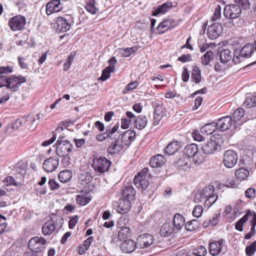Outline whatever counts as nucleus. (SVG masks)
<instances>
[{"mask_svg":"<svg viewBox=\"0 0 256 256\" xmlns=\"http://www.w3.org/2000/svg\"><path fill=\"white\" fill-rule=\"evenodd\" d=\"M221 17V7L220 5L218 6L214 10V13L212 17V20L214 22Z\"/></svg>","mask_w":256,"mask_h":256,"instance_id":"nucleus-52","label":"nucleus"},{"mask_svg":"<svg viewBox=\"0 0 256 256\" xmlns=\"http://www.w3.org/2000/svg\"><path fill=\"white\" fill-rule=\"evenodd\" d=\"M9 76H0V88L4 86L8 87Z\"/></svg>","mask_w":256,"mask_h":256,"instance_id":"nucleus-58","label":"nucleus"},{"mask_svg":"<svg viewBox=\"0 0 256 256\" xmlns=\"http://www.w3.org/2000/svg\"><path fill=\"white\" fill-rule=\"evenodd\" d=\"M111 164V162L105 157L100 156L94 159L92 167L94 171L99 174L107 172Z\"/></svg>","mask_w":256,"mask_h":256,"instance_id":"nucleus-4","label":"nucleus"},{"mask_svg":"<svg viewBox=\"0 0 256 256\" xmlns=\"http://www.w3.org/2000/svg\"><path fill=\"white\" fill-rule=\"evenodd\" d=\"M135 136V132L131 130L125 131L120 135L122 142L126 144V145L129 144L132 142L134 140Z\"/></svg>","mask_w":256,"mask_h":256,"instance_id":"nucleus-22","label":"nucleus"},{"mask_svg":"<svg viewBox=\"0 0 256 256\" xmlns=\"http://www.w3.org/2000/svg\"><path fill=\"white\" fill-rule=\"evenodd\" d=\"M244 104L248 108L255 106H256V92L247 94Z\"/></svg>","mask_w":256,"mask_h":256,"instance_id":"nucleus-31","label":"nucleus"},{"mask_svg":"<svg viewBox=\"0 0 256 256\" xmlns=\"http://www.w3.org/2000/svg\"><path fill=\"white\" fill-rule=\"evenodd\" d=\"M255 194V190L252 188H250L245 192L246 196L248 198H254Z\"/></svg>","mask_w":256,"mask_h":256,"instance_id":"nucleus-59","label":"nucleus"},{"mask_svg":"<svg viewBox=\"0 0 256 256\" xmlns=\"http://www.w3.org/2000/svg\"><path fill=\"white\" fill-rule=\"evenodd\" d=\"M220 147L216 138L212 136L210 139L202 146V150L205 154H211L214 153Z\"/></svg>","mask_w":256,"mask_h":256,"instance_id":"nucleus-11","label":"nucleus"},{"mask_svg":"<svg viewBox=\"0 0 256 256\" xmlns=\"http://www.w3.org/2000/svg\"><path fill=\"white\" fill-rule=\"evenodd\" d=\"M90 199L86 196L78 194L76 198V201L78 204L80 206H85L88 204Z\"/></svg>","mask_w":256,"mask_h":256,"instance_id":"nucleus-45","label":"nucleus"},{"mask_svg":"<svg viewBox=\"0 0 256 256\" xmlns=\"http://www.w3.org/2000/svg\"><path fill=\"white\" fill-rule=\"evenodd\" d=\"M136 243L132 240H127L120 244V250L126 254L132 252L136 248Z\"/></svg>","mask_w":256,"mask_h":256,"instance_id":"nucleus-18","label":"nucleus"},{"mask_svg":"<svg viewBox=\"0 0 256 256\" xmlns=\"http://www.w3.org/2000/svg\"><path fill=\"white\" fill-rule=\"evenodd\" d=\"M138 50L137 47H132L126 48H119L118 50V52L120 54L122 57H128L132 54H134Z\"/></svg>","mask_w":256,"mask_h":256,"instance_id":"nucleus-36","label":"nucleus"},{"mask_svg":"<svg viewBox=\"0 0 256 256\" xmlns=\"http://www.w3.org/2000/svg\"><path fill=\"white\" fill-rule=\"evenodd\" d=\"M26 81V78L22 76H9L6 90L10 89L11 92H15L18 90L20 84Z\"/></svg>","mask_w":256,"mask_h":256,"instance_id":"nucleus-12","label":"nucleus"},{"mask_svg":"<svg viewBox=\"0 0 256 256\" xmlns=\"http://www.w3.org/2000/svg\"><path fill=\"white\" fill-rule=\"evenodd\" d=\"M256 251V240L254 241L252 244L246 247V254L248 256H252Z\"/></svg>","mask_w":256,"mask_h":256,"instance_id":"nucleus-47","label":"nucleus"},{"mask_svg":"<svg viewBox=\"0 0 256 256\" xmlns=\"http://www.w3.org/2000/svg\"><path fill=\"white\" fill-rule=\"evenodd\" d=\"M61 226V224L58 225L57 224H54L52 220H49V234L54 232L56 229H60Z\"/></svg>","mask_w":256,"mask_h":256,"instance_id":"nucleus-56","label":"nucleus"},{"mask_svg":"<svg viewBox=\"0 0 256 256\" xmlns=\"http://www.w3.org/2000/svg\"><path fill=\"white\" fill-rule=\"evenodd\" d=\"M184 152L186 157L193 158L194 162L196 164H200L204 161V158L202 154H198V147L196 144H192L186 146Z\"/></svg>","mask_w":256,"mask_h":256,"instance_id":"nucleus-3","label":"nucleus"},{"mask_svg":"<svg viewBox=\"0 0 256 256\" xmlns=\"http://www.w3.org/2000/svg\"><path fill=\"white\" fill-rule=\"evenodd\" d=\"M164 162V157L161 154H157L150 160V164L152 168H158L162 166Z\"/></svg>","mask_w":256,"mask_h":256,"instance_id":"nucleus-26","label":"nucleus"},{"mask_svg":"<svg viewBox=\"0 0 256 256\" xmlns=\"http://www.w3.org/2000/svg\"><path fill=\"white\" fill-rule=\"evenodd\" d=\"M4 182L6 185H13L15 186L20 185V182H17L14 178L11 176H7L5 178Z\"/></svg>","mask_w":256,"mask_h":256,"instance_id":"nucleus-54","label":"nucleus"},{"mask_svg":"<svg viewBox=\"0 0 256 256\" xmlns=\"http://www.w3.org/2000/svg\"><path fill=\"white\" fill-rule=\"evenodd\" d=\"M148 168H145L140 172L134 178V184L135 186L142 192L146 189L149 186L148 177Z\"/></svg>","mask_w":256,"mask_h":256,"instance_id":"nucleus-2","label":"nucleus"},{"mask_svg":"<svg viewBox=\"0 0 256 256\" xmlns=\"http://www.w3.org/2000/svg\"><path fill=\"white\" fill-rule=\"evenodd\" d=\"M56 152L60 156H65L69 154L72 151L73 146L68 140H58L56 144Z\"/></svg>","mask_w":256,"mask_h":256,"instance_id":"nucleus-6","label":"nucleus"},{"mask_svg":"<svg viewBox=\"0 0 256 256\" xmlns=\"http://www.w3.org/2000/svg\"><path fill=\"white\" fill-rule=\"evenodd\" d=\"M130 230L128 227H122L120 228L118 234V238L120 240L128 238L130 236Z\"/></svg>","mask_w":256,"mask_h":256,"instance_id":"nucleus-40","label":"nucleus"},{"mask_svg":"<svg viewBox=\"0 0 256 256\" xmlns=\"http://www.w3.org/2000/svg\"><path fill=\"white\" fill-rule=\"evenodd\" d=\"M192 136L195 140L202 141L204 140V137L200 134L198 131H194L192 132Z\"/></svg>","mask_w":256,"mask_h":256,"instance_id":"nucleus-64","label":"nucleus"},{"mask_svg":"<svg viewBox=\"0 0 256 256\" xmlns=\"http://www.w3.org/2000/svg\"><path fill=\"white\" fill-rule=\"evenodd\" d=\"M148 124V118L146 116L140 115L134 122V126L138 130H142Z\"/></svg>","mask_w":256,"mask_h":256,"instance_id":"nucleus-28","label":"nucleus"},{"mask_svg":"<svg viewBox=\"0 0 256 256\" xmlns=\"http://www.w3.org/2000/svg\"><path fill=\"white\" fill-rule=\"evenodd\" d=\"M234 2L238 5H240L244 10H248L250 8L249 0H234Z\"/></svg>","mask_w":256,"mask_h":256,"instance_id":"nucleus-53","label":"nucleus"},{"mask_svg":"<svg viewBox=\"0 0 256 256\" xmlns=\"http://www.w3.org/2000/svg\"><path fill=\"white\" fill-rule=\"evenodd\" d=\"M95 3L94 0H86L85 8L89 12L92 14H96L98 11V9L94 6Z\"/></svg>","mask_w":256,"mask_h":256,"instance_id":"nucleus-41","label":"nucleus"},{"mask_svg":"<svg viewBox=\"0 0 256 256\" xmlns=\"http://www.w3.org/2000/svg\"><path fill=\"white\" fill-rule=\"evenodd\" d=\"M232 118L230 116L222 117L218 119L216 124L217 129L220 131L228 130L232 124Z\"/></svg>","mask_w":256,"mask_h":256,"instance_id":"nucleus-17","label":"nucleus"},{"mask_svg":"<svg viewBox=\"0 0 256 256\" xmlns=\"http://www.w3.org/2000/svg\"><path fill=\"white\" fill-rule=\"evenodd\" d=\"M252 215V211L248 210L246 212V214L236 222L235 226L236 229L240 232L242 231V226L250 218V216Z\"/></svg>","mask_w":256,"mask_h":256,"instance_id":"nucleus-30","label":"nucleus"},{"mask_svg":"<svg viewBox=\"0 0 256 256\" xmlns=\"http://www.w3.org/2000/svg\"><path fill=\"white\" fill-rule=\"evenodd\" d=\"M249 174V170L244 168H240L235 172L236 177L240 180H246Z\"/></svg>","mask_w":256,"mask_h":256,"instance_id":"nucleus-34","label":"nucleus"},{"mask_svg":"<svg viewBox=\"0 0 256 256\" xmlns=\"http://www.w3.org/2000/svg\"><path fill=\"white\" fill-rule=\"evenodd\" d=\"M185 222L184 218L180 214H176L173 218V223L175 229L177 230H180L184 226Z\"/></svg>","mask_w":256,"mask_h":256,"instance_id":"nucleus-23","label":"nucleus"},{"mask_svg":"<svg viewBox=\"0 0 256 256\" xmlns=\"http://www.w3.org/2000/svg\"><path fill=\"white\" fill-rule=\"evenodd\" d=\"M153 107L154 108L153 124L156 126L166 114L164 108L162 104L158 102H153Z\"/></svg>","mask_w":256,"mask_h":256,"instance_id":"nucleus-13","label":"nucleus"},{"mask_svg":"<svg viewBox=\"0 0 256 256\" xmlns=\"http://www.w3.org/2000/svg\"><path fill=\"white\" fill-rule=\"evenodd\" d=\"M192 78L196 84H198L201 81L200 71L198 68L195 67L193 68L192 74Z\"/></svg>","mask_w":256,"mask_h":256,"instance_id":"nucleus-43","label":"nucleus"},{"mask_svg":"<svg viewBox=\"0 0 256 256\" xmlns=\"http://www.w3.org/2000/svg\"><path fill=\"white\" fill-rule=\"evenodd\" d=\"M232 54L228 49L222 50L219 54L220 60L222 63L226 64L232 58Z\"/></svg>","mask_w":256,"mask_h":256,"instance_id":"nucleus-29","label":"nucleus"},{"mask_svg":"<svg viewBox=\"0 0 256 256\" xmlns=\"http://www.w3.org/2000/svg\"><path fill=\"white\" fill-rule=\"evenodd\" d=\"M180 147V142H172L164 149V152L166 154L172 155L176 152Z\"/></svg>","mask_w":256,"mask_h":256,"instance_id":"nucleus-24","label":"nucleus"},{"mask_svg":"<svg viewBox=\"0 0 256 256\" xmlns=\"http://www.w3.org/2000/svg\"><path fill=\"white\" fill-rule=\"evenodd\" d=\"M131 122V120L127 119L126 118H122L121 120V128L123 129H126L128 128L129 125Z\"/></svg>","mask_w":256,"mask_h":256,"instance_id":"nucleus-61","label":"nucleus"},{"mask_svg":"<svg viewBox=\"0 0 256 256\" xmlns=\"http://www.w3.org/2000/svg\"><path fill=\"white\" fill-rule=\"evenodd\" d=\"M222 32V24L215 22L208 27L207 34L210 39H216L220 36Z\"/></svg>","mask_w":256,"mask_h":256,"instance_id":"nucleus-14","label":"nucleus"},{"mask_svg":"<svg viewBox=\"0 0 256 256\" xmlns=\"http://www.w3.org/2000/svg\"><path fill=\"white\" fill-rule=\"evenodd\" d=\"M254 46L252 44L245 45L240 50H236L234 54L232 62L234 64H240L245 58L250 56L254 52Z\"/></svg>","mask_w":256,"mask_h":256,"instance_id":"nucleus-1","label":"nucleus"},{"mask_svg":"<svg viewBox=\"0 0 256 256\" xmlns=\"http://www.w3.org/2000/svg\"><path fill=\"white\" fill-rule=\"evenodd\" d=\"M138 86V82L137 81L133 82L127 85V86H126V88L124 90V91L125 90L130 91V90H134L135 88H136Z\"/></svg>","mask_w":256,"mask_h":256,"instance_id":"nucleus-62","label":"nucleus"},{"mask_svg":"<svg viewBox=\"0 0 256 256\" xmlns=\"http://www.w3.org/2000/svg\"><path fill=\"white\" fill-rule=\"evenodd\" d=\"M203 212V208L200 205H196L192 211V214L194 216L198 218L201 216Z\"/></svg>","mask_w":256,"mask_h":256,"instance_id":"nucleus-51","label":"nucleus"},{"mask_svg":"<svg viewBox=\"0 0 256 256\" xmlns=\"http://www.w3.org/2000/svg\"><path fill=\"white\" fill-rule=\"evenodd\" d=\"M242 9L238 4H229L225 6L224 14L226 18L230 19L236 18L240 16Z\"/></svg>","mask_w":256,"mask_h":256,"instance_id":"nucleus-9","label":"nucleus"},{"mask_svg":"<svg viewBox=\"0 0 256 256\" xmlns=\"http://www.w3.org/2000/svg\"><path fill=\"white\" fill-rule=\"evenodd\" d=\"M217 129L216 122L206 124L200 128V132L202 134L208 135L212 134Z\"/></svg>","mask_w":256,"mask_h":256,"instance_id":"nucleus-25","label":"nucleus"},{"mask_svg":"<svg viewBox=\"0 0 256 256\" xmlns=\"http://www.w3.org/2000/svg\"><path fill=\"white\" fill-rule=\"evenodd\" d=\"M214 188L213 186L209 185L205 186L202 190V194L205 198L210 196L211 194L214 193Z\"/></svg>","mask_w":256,"mask_h":256,"instance_id":"nucleus-46","label":"nucleus"},{"mask_svg":"<svg viewBox=\"0 0 256 256\" xmlns=\"http://www.w3.org/2000/svg\"><path fill=\"white\" fill-rule=\"evenodd\" d=\"M49 188L52 190H58L60 188L59 184L54 180H49Z\"/></svg>","mask_w":256,"mask_h":256,"instance_id":"nucleus-60","label":"nucleus"},{"mask_svg":"<svg viewBox=\"0 0 256 256\" xmlns=\"http://www.w3.org/2000/svg\"><path fill=\"white\" fill-rule=\"evenodd\" d=\"M65 130V129L62 126H58L56 130L52 132V137L49 139V145L53 143L56 140L57 135L62 132Z\"/></svg>","mask_w":256,"mask_h":256,"instance_id":"nucleus-49","label":"nucleus"},{"mask_svg":"<svg viewBox=\"0 0 256 256\" xmlns=\"http://www.w3.org/2000/svg\"><path fill=\"white\" fill-rule=\"evenodd\" d=\"M3 96L0 98V104H3L8 101L10 98L12 93L8 92L6 90H2Z\"/></svg>","mask_w":256,"mask_h":256,"instance_id":"nucleus-57","label":"nucleus"},{"mask_svg":"<svg viewBox=\"0 0 256 256\" xmlns=\"http://www.w3.org/2000/svg\"><path fill=\"white\" fill-rule=\"evenodd\" d=\"M114 66H110L105 68L102 72V76L98 78V80L105 81L110 77V74L114 71Z\"/></svg>","mask_w":256,"mask_h":256,"instance_id":"nucleus-39","label":"nucleus"},{"mask_svg":"<svg viewBox=\"0 0 256 256\" xmlns=\"http://www.w3.org/2000/svg\"><path fill=\"white\" fill-rule=\"evenodd\" d=\"M244 111L242 108H237L233 114V117L232 120L233 122L238 121L240 118L244 116Z\"/></svg>","mask_w":256,"mask_h":256,"instance_id":"nucleus-42","label":"nucleus"},{"mask_svg":"<svg viewBox=\"0 0 256 256\" xmlns=\"http://www.w3.org/2000/svg\"><path fill=\"white\" fill-rule=\"evenodd\" d=\"M154 238L151 234H146L140 235L136 238V244L141 248L150 246L153 242Z\"/></svg>","mask_w":256,"mask_h":256,"instance_id":"nucleus-15","label":"nucleus"},{"mask_svg":"<svg viewBox=\"0 0 256 256\" xmlns=\"http://www.w3.org/2000/svg\"><path fill=\"white\" fill-rule=\"evenodd\" d=\"M26 24V20L24 16L17 15L10 18L8 25L12 31L22 30Z\"/></svg>","mask_w":256,"mask_h":256,"instance_id":"nucleus-10","label":"nucleus"},{"mask_svg":"<svg viewBox=\"0 0 256 256\" xmlns=\"http://www.w3.org/2000/svg\"><path fill=\"white\" fill-rule=\"evenodd\" d=\"M75 54H73L72 53L68 58L67 61L64 64V70L65 71L68 70L71 65L72 62L74 61V58Z\"/></svg>","mask_w":256,"mask_h":256,"instance_id":"nucleus-50","label":"nucleus"},{"mask_svg":"<svg viewBox=\"0 0 256 256\" xmlns=\"http://www.w3.org/2000/svg\"><path fill=\"white\" fill-rule=\"evenodd\" d=\"M238 160V155L233 150L226 151L223 155V164L227 168H231L234 166Z\"/></svg>","mask_w":256,"mask_h":256,"instance_id":"nucleus-7","label":"nucleus"},{"mask_svg":"<svg viewBox=\"0 0 256 256\" xmlns=\"http://www.w3.org/2000/svg\"><path fill=\"white\" fill-rule=\"evenodd\" d=\"M191 162L188 158L182 156L174 163L175 166L182 170H188L190 168Z\"/></svg>","mask_w":256,"mask_h":256,"instance_id":"nucleus-19","label":"nucleus"},{"mask_svg":"<svg viewBox=\"0 0 256 256\" xmlns=\"http://www.w3.org/2000/svg\"><path fill=\"white\" fill-rule=\"evenodd\" d=\"M62 7L59 0H54L49 2V12L50 14L58 12Z\"/></svg>","mask_w":256,"mask_h":256,"instance_id":"nucleus-37","label":"nucleus"},{"mask_svg":"<svg viewBox=\"0 0 256 256\" xmlns=\"http://www.w3.org/2000/svg\"><path fill=\"white\" fill-rule=\"evenodd\" d=\"M78 222V216H77L70 219L68 222V226L70 229L73 228Z\"/></svg>","mask_w":256,"mask_h":256,"instance_id":"nucleus-63","label":"nucleus"},{"mask_svg":"<svg viewBox=\"0 0 256 256\" xmlns=\"http://www.w3.org/2000/svg\"><path fill=\"white\" fill-rule=\"evenodd\" d=\"M130 202L128 198L120 199L118 202V212L120 214L126 213L130 208Z\"/></svg>","mask_w":256,"mask_h":256,"instance_id":"nucleus-21","label":"nucleus"},{"mask_svg":"<svg viewBox=\"0 0 256 256\" xmlns=\"http://www.w3.org/2000/svg\"><path fill=\"white\" fill-rule=\"evenodd\" d=\"M176 229L173 228L170 224L164 223L161 228L160 233L162 236H168L174 232Z\"/></svg>","mask_w":256,"mask_h":256,"instance_id":"nucleus-32","label":"nucleus"},{"mask_svg":"<svg viewBox=\"0 0 256 256\" xmlns=\"http://www.w3.org/2000/svg\"><path fill=\"white\" fill-rule=\"evenodd\" d=\"M46 240L42 237L34 236L30 238L28 242L29 248L34 252L38 253L45 248Z\"/></svg>","mask_w":256,"mask_h":256,"instance_id":"nucleus-5","label":"nucleus"},{"mask_svg":"<svg viewBox=\"0 0 256 256\" xmlns=\"http://www.w3.org/2000/svg\"><path fill=\"white\" fill-rule=\"evenodd\" d=\"M223 242L224 240L221 239L217 242H210L209 245L210 254L214 256L219 254L222 251Z\"/></svg>","mask_w":256,"mask_h":256,"instance_id":"nucleus-20","label":"nucleus"},{"mask_svg":"<svg viewBox=\"0 0 256 256\" xmlns=\"http://www.w3.org/2000/svg\"><path fill=\"white\" fill-rule=\"evenodd\" d=\"M70 24L62 17H58L52 23V28L56 32H66L70 28Z\"/></svg>","mask_w":256,"mask_h":256,"instance_id":"nucleus-8","label":"nucleus"},{"mask_svg":"<svg viewBox=\"0 0 256 256\" xmlns=\"http://www.w3.org/2000/svg\"><path fill=\"white\" fill-rule=\"evenodd\" d=\"M122 194L124 198L128 200H133L136 194V190L132 186H128L124 189Z\"/></svg>","mask_w":256,"mask_h":256,"instance_id":"nucleus-33","label":"nucleus"},{"mask_svg":"<svg viewBox=\"0 0 256 256\" xmlns=\"http://www.w3.org/2000/svg\"><path fill=\"white\" fill-rule=\"evenodd\" d=\"M214 58V54L213 52L208 50L202 56V63L204 66H208L210 64V61H212Z\"/></svg>","mask_w":256,"mask_h":256,"instance_id":"nucleus-38","label":"nucleus"},{"mask_svg":"<svg viewBox=\"0 0 256 256\" xmlns=\"http://www.w3.org/2000/svg\"><path fill=\"white\" fill-rule=\"evenodd\" d=\"M58 159L53 158H49V172L55 170L58 168Z\"/></svg>","mask_w":256,"mask_h":256,"instance_id":"nucleus-48","label":"nucleus"},{"mask_svg":"<svg viewBox=\"0 0 256 256\" xmlns=\"http://www.w3.org/2000/svg\"><path fill=\"white\" fill-rule=\"evenodd\" d=\"M176 26V22L172 19L164 20L159 24L157 30L160 34H163L168 30L174 28Z\"/></svg>","mask_w":256,"mask_h":256,"instance_id":"nucleus-16","label":"nucleus"},{"mask_svg":"<svg viewBox=\"0 0 256 256\" xmlns=\"http://www.w3.org/2000/svg\"><path fill=\"white\" fill-rule=\"evenodd\" d=\"M72 176V174L69 170H64L60 172L58 177L60 181L62 183L69 182Z\"/></svg>","mask_w":256,"mask_h":256,"instance_id":"nucleus-35","label":"nucleus"},{"mask_svg":"<svg viewBox=\"0 0 256 256\" xmlns=\"http://www.w3.org/2000/svg\"><path fill=\"white\" fill-rule=\"evenodd\" d=\"M206 254V248L203 246H200L195 250L194 254L195 256H204Z\"/></svg>","mask_w":256,"mask_h":256,"instance_id":"nucleus-55","label":"nucleus"},{"mask_svg":"<svg viewBox=\"0 0 256 256\" xmlns=\"http://www.w3.org/2000/svg\"><path fill=\"white\" fill-rule=\"evenodd\" d=\"M172 6V2H166L160 5L153 12L152 16H156L159 14H164Z\"/></svg>","mask_w":256,"mask_h":256,"instance_id":"nucleus-27","label":"nucleus"},{"mask_svg":"<svg viewBox=\"0 0 256 256\" xmlns=\"http://www.w3.org/2000/svg\"><path fill=\"white\" fill-rule=\"evenodd\" d=\"M122 150V146L120 144H115L114 142L108 148V152L110 154H114Z\"/></svg>","mask_w":256,"mask_h":256,"instance_id":"nucleus-44","label":"nucleus"}]
</instances>
